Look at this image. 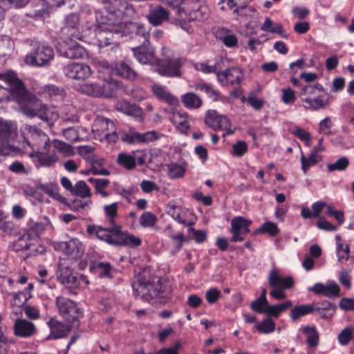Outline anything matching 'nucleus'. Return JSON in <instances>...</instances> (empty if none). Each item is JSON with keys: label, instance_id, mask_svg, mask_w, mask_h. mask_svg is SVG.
I'll list each match as a JSON object with an SVG mask.
<instances>
[{"label": "nucleus", "instance_id": "f257e3e1", "mask_svg": "<svg viewBox=\"0 0 354 354\" xmlns=\"http://www.w3.org/2000/svg\"><path fill=\"white\" fill-rule=\"evenodd\" d=\"M106 12H95L89 19L95 20V26L102 27L115 33L124 25L123 19H130L135 16L133 6L126 0H100Z\"/></svg>", "mask_w": 354, "mask_h": 354}, {"label": "nucleus", "instance_id": "f03ea898", "mask_svg": "<svg viewBox=\"0 0 354 354\" xmlns=\"http://www.w3.org/2000/svg\"><path fill=\"white\" fill-rule=\"evenodd\" d=\"M24 92L21 93V99L16 100L21 104L22 113L29 118H37L40 119L46 127L53 125L54 122L59 115L56 111L50 109L47 104L43 103L34 95L29 93L23 84Z\"/></svg>", "mask_w": 354, "mask_h": 354}, {"label": "nucleus", "instance_id": "7ed1b4c3", "mask_svg": "<svg viewBox=\"0 0 354 354\" xmlns=\"http://www.w3.org/2000/svg\"><path fill=\"white\" fill-rule=\"evenodd\" d=\"M88 234H95L100 241L115 246L138 247L142 241L138 237L122 230L118 225H111L109 227L88 225L86 228Z\"/></svg>", "mask_w": 354, "mask_h": 354}, {"label": "nucleus", "instance_id": "20e7f679", "mask_svg": "<svg viewBox=\"0 0 354 354\" xmlns=\"http://www.w3.org/2000/svg\"><path fill=\"white\" fill-rule=\"evenodd\" d=\"M131 286L136 297L148 302L160 297V294L166 291L161 279L157 276L146 277L139 274L132 281Z\"/></svg>", "mask_w": 354, "mask_h": 354}, {"label": "nucleus", "instance_id": "39448f33", "mask_svg": "<svg viewBox=\"0 0 354 354\" xmlns=\"http://www.w3.org/2000/svg\"><path fill=\"white\" fill-rule=\"evenodd\" d=\"M31 49L26 55V64L35 67H45L50 64L54 58L53 48L45 42L38 41L31 43Z\"/></svg>", "mask_w": 354, "mask_h": 354}, {"label": "nucleus", "instance_id": "423d86ee", "mask_svg": "<svg viewBox=\"0 0 354 354\" xmlns=\"http://www.w3.org/2000/svg\"><path fill=\"white\" fill-rule=\"evenodd\" d=\"M0 80V102L16 100L21 99V93L24 92L23 82L13 72L1 73Z\"/></svg>", "mask_w": 354, "mask_h": 354}, {"label": "nucleus", "instance_id": "0eeeda50", "mask_svg": "<svg viewBox=\"0 0 354 354\" xmlns=\"http://www.w3.org/2000/svg\"><path fill=\"white\" fill-rule=\"evenodd\" d=\"M268 281L269 286L272 288L270 295L277 300L286 299V294L284 290L292 288L294 285V280L291 277H283L275 269L270 270Z\"/></svg>", "mask_w": 354, "mask_h": 354}, {"label": "nucleus", "instance_id": "6e6552de", "mask_svg": "<svg viewBox=\"0 0 354 354\" xmlns=\"http://www.w3.org/2000/svg\"><path fill=\"white\" fill-rule=\"evenodd\" d=\"M87 28L93 30L96 33V39L100 53H105V48L110 46L111 51L115 53L118 50V42L115 39L119 37L110 30H104L102 27L95 26V20L88 19L86 21Z\"/></svg>", "mask_w": 354, "mask_h": 354}, {"label": "nucleus", "instance_id": "1a4fd4ad", "mask_svg": "<svg viewBox=\"0 0 354 354\" xmlns=\"http://www.w3.org/2000/svg\"><path fill=\"white\" fill-rule=\"evenodd\" d=\"M24 130L26 131V141L35 151H46L50 147V139L47 134L35 126L25 124Z\"/></svg>", "mask_w": 354, "mask_h": 354}, {"label": "nucleus", "instance_id": "9d476101", "mask_svg": "<svg viewBox=\"0 0 354 354\" xmlns=\"http://www.w3.org/2000/svg\"><path fill=\"white\" fill-rule=\"evenodd\" d=\"M118 37H129L138 39L140 44L149 43V33L145 25L139 23L128 21L119 28L115 33Z\"/></svg>", "mask_w": 354, "mask_h": 354}, {"label": "nucleus", "instance_id": "9b49d317", "mask_svg": "<svg viewBox=\"0 0 354 354\" xmlns=\"http://www.w3.org/2000/svg\"><path fill=\"white\" fill-rule=\"evenodd\" d=\"M56 306L59 314L68 323L78 322L79 319L83 316V313L77 303L68 298L57 297Z\"/></svg>", "mask_w": 354, "mask_h": 354}, {"label": "nucleus", "instance_id": "f8f14e48", "mask_svg": "<svg viewBox=\"0 0 354 354\" xmlns=\"http://www.w3.org/2000/svg\"><path fill=\"white\" fill-rule=\"evenodd\" d=\"M75 40L69 37L68 39H60L56 45V49L59 56L68 59H79L83 57L86 50L77 44Z\"/></svg>", "mask_w": 354, "mask_h": 354}, {"label": "nucleus", "instance_id": "ddd939ff", "mask_svg": "<svg viewBox=\"0 0 354 354\" xmlns=\"http://www.w3.org/2000/svg\"><path fill=\"white\" fill-rule=\"evenodd\" d=\"M205 123L214 131L224 130L223 137L234 133L230 129L229 119L223 115H218L215 110H207L205 115Z\"/></svg>", "mask_w": 354, "mask_h": 354}, {"label": "nucleus", "instance_id": "4468645a", "mask_svg": "<svg viewBox=\"0 0 354 354\" xmlns=\"http://www.w3.org/2000/svg\"><path fill=\"white\" fill-rule=\"evenodd\" d=\"M93 131L99 132L109 142H115L118 139L114 122L104 117H97L95 119Z\"/></svg>", "mask_w": 354, "mask_h": 354}, {"label": "nucleus", "instance_id": "2eb2a0df", "mask_svg": "<svg viewBox=\"0 0 354 354\" xmlns=\"http://www.w3.org/2000/svg\"><path fill=\"white\" fill-rule=\"evenodd\" d=\"M120 139L127 144L133 145L136 142L148 143L159 138V134L155 131H147L144 133L130 130L129 132H120Z\"/></svg>", "mask_w": 354, "mask_h": 354}, {"label": "nucleus", "instance_id": "dca6fc26", "mask_svg": "<svg viewBox=\"0 0 354 354\" xmlns=\"http://www.w3.org/2000/svg\"><path fill=\"white\" fill-rule=\"evenodd\" d=\"M15 123L0 119V143L3 147H12V142L17 136Z\"/></svg>", "mask_w": 354, "mask_h": 354}, {"label": "nucleus", "instance_id": "f3484780", "mask_svg": "<svg viewBox=\"0 0 354 354\" xmlns=\"http://www.w3.org/2000/svg\"><path fill=\"white\" fill-rule=\"evenodd\" d=\"M189 10L183 13V17L179 18L184 21H203L208 19L209 11L207 6L199 5L197 3L190 1Z\"/></svg>", "mask_w": 354, "mask_h": 354}, {"label": "nucleus", "instance_id": "a211bd4d", "mask_svg": "<svg viewBox=\"0 0 354 354\" xmlns=\"http://www.w3.org/2000/svg\"><path fill=\"white\" fill-rule=\"evenodd\" d=\"M180 58L164 60L158 64L157 71L162 76L178 77L181 75Z\"/></svg>", "mask_w": 354, "mask_h": 354}, {"label": "nucleus", "instance_id": "6ab92c4d", "mask_svg": "<svg viewBox=\"0 0 354 354\" xmlns=\"http://www.w3.org/2000/svg\"><path fill=\"white\" fill-rule=\"evenodd\" d=\"M57 277L62 284L69 288L79 286L77 275L73 273V270L64 263H59L57 270Z\"/></svg>", "mask_w": 354, "mask_h": 354}, {"label": "nucleus", "instance_id": "aec40b11", "mask_svg": "<svg viewBox=\"0 0 354 354\" xmlns=\"http://www.w3.org/2000/svg\"><path fill=\"white\" fill-rule=\"evenodd\" d=\"M64 73L71 79L85 80L91 75V70L87 64L72 63L64 68Z\"/></svg>", "mask_w": 354, "mask_h": 354}, {"label": "nucleus", "instance_id": "412c9836", "mask_svg": "<svg viewBox=\"0 0 354 354\" xmlns=\"http://www.w3.org/2000/svg\"><path fill=\"white\" fill-rule=\"evenodd\" d=\"M132 50L137 61L142 64H151L156 61L154 57V49L149 43L140 44L133 48Z\"/></svg>", "mask_w": 354, "mask_h": 354}, {"label": "nucleus", "instance_id": "4be33fe9", "mask_svg": "<svg viewBox=\"0 0 354 354\" xmlns=\"http://www.w3.org/2000/svg\"><path fill=\"white\" fill-rule=\"evenodd\" d=\"M37 93L43 98L51 101L59 102L64 100L66 92L62 87L47 84L38 88Z\"/></svg>", "mask_w": 354, "mask_h": 354}, {"label": "nucleus", "instance_id": "5701e85b", "mask_svg": "<svg viewBox=\"0 0 354 354\" xmlns=\"http://www.w3.org/2000/svg\"><path fill=\"white\" fill-rule=\"evenodd\" d=\"M111 72L128 81H134L138 77V73L132 68L128 60L119 61L115 62L111 67Z\"/></svg>", "mask_w": 354, "mask_h": 354}, {"label": "nucleus", "instance_id": "b1692460", "mask_svg": "<svg viewBox=\"0 0 354 354\" xmlns=\"http://www.w3.org/2000/svg\"><path fill=\"white\" fill-rule=\"evenodd\" d=\"M65 26L62 30L73 39L82 41L83 36L79 31L80 16L77 13H71L65 18Z\"/></svg>", "mask_w": 354, "mask_h": 354}, {"label": "nucleus", "instance_id": "393cba45", "mask_svg": "<svg viewBox=\"0 0 354 354\" xmlns=\"http://www.w3.org/2000/svg\"><path fill=\"white\" fill-rule=\"evenodd\" d=\"M147 19L153 26H158L169 20V12L162 6H151L147 15Z\"/></svg>", "mask_w": 354, "mask_h": 354}, {"label": "nucleus", "instance_id": "a878e982", "mask_svg": "<svg viewBox=\"0 0 354 354\" xmlns=\"http://www.w3.org/2000/svg\"><path fill=\"white\" fill-rule=\"evenodd\" d=\"M308 290L314 292L317 295H322L328 298H335L340 296V288L334 281L326 285L322 283H316Z\"/></svg>", "mask_w": 354, "mask_h": 354}, {"label": "nucleus", "instance_id": "bb28decb", "mask_svg": "<svg viewBox=\"0 0 354 354\" xmlns=\"http://www.w3.org/2000/svg\"><path fill=\"white\" fill-rule=\"evenodd\" d=\"M47 324L50 330V334L46 337L47 340L66 337L71 330L68 326L53 318H51Z\"/></svg>", "mask_w": 354, "mask_h": 354}, {"label": "nucleus", "instance_id": "cd10ccee", "mask_svg": "<svg viewBox=\"0 0 354 354\" xmlns=\"http://www.w3.org/2000/svg\"><path fill=\"white\" fill-rule=\"evenodd\" d=\"M242 73L236 68H228L217 74L218 80L223 84L239 85L242 80Z\"/></svg>", "mask_w": 354, "mask_h": 354}, {"label": "nucleus", "instance_id": "c85d7f7f", "mask_svg": "<svg viewBox=\"0 0 354 354\" xmlns=\"http://www.w3.org/2000/svg\"><path fill=\"white\" fill-rule=\"evenodd\" d=\"M330 97L328 93H319L316 96L302 97L301 101L307 104L305 106L306 109L316 111L325 107L329 103Z\"/></svg>", "mask_w": 354, "mask_h": 354}, {"label": "nucleus", "instance_id": "c756f323", "mask_svg": "<svg viewBox=\"0 0 354 354\" xmlns=\"http://www.w3.org/2000/svg\"><path fill=\"white\" fill-rule=\"evenodd\" d=\"M151 90L153 94L161 101L171 106H176L178 104V100L173 95L167 88L166 86L158 84H154L151 86Z\"/></svg>", "mask_w": 354, "mask_h": 354}, {"label": "nucleus", "instance_id": "7c9ffc66", "mask_svg": "<svg viewBox=\"0 0 354 354\" xmlns=\"http://www.w3.org/2000/svg\"><path fill=\"white\" fill-rule=\"evenodd\" d=\"M31 8L26 12L28 17L35 20L42 19L50 12L45 0H36L30 2Z\"/></svg>", "mask_w": 354, "mask_h": 354}, {"label": "nucleus", "instance_id": "2f4dec72", "mask_svg": "<svg viewBox=\"0 0 354 354\" xmlns=\"http://www.w3.org/2000/svg\"><path fill=\"white\" fill-rule=\"evenodd\" d=\"M55 248L77 258L80 256L82 244L78 239H71L68 241H61L56 243Z\"/></svg>", "mask_w": 354, "mask_h": 354}, {"label": "nucleus", "instance_id": "473e14b6", "mask_svg": "<svg viewBox=\"0 0 354 354\" xmlns=\"http://www.w3.org/2000/svg\"><path fill=\"white\" fill-rule=\"evenodd\" d=\"M311 304L314 307V312H317L324 319H330L337 309L335 304L327 300H322Z\"/></svg>", "mask_w": 354, "mask_h": 354}, {"label": "nucleus", "instance_id": "72a5a7b5", "mask_svg": "<svg viewBox=\"0 0 354 354\" xmlns=\"http://www.w3.org/2000/svg\"><path fill=\"white\" fill-rule=\"evenodd\" d=\"M89 270L100 278L112 279L115 272V268L110 263L103 261L91 263Z\"/></svg>", "mask_w": 354, "mask_h": 354}, {"label": "nucleus", "instance_id": "f704fd0d", "mask_svg": "<svg viewBox=\"0 0 354 354\" xmlns=\"http://www.w3.org/2000/svg\"><path fill=\"white\" fill-rule=\"evenodd\" d=\"M44 151H33L30 154V156L32 158L35 167L37 168L40 167H51L57 161V158L56 157L46 154L44 153Z\"/></svg>", "mask_w": 354, "mask_h": 354}, {"label": "nucleus", "instance_id": "c9c22d12", "mask_svg": "<svg viewBox=\"0 0 354 354\" xmlns=\"http://www.w3.org/2000/svg\"><path fill=\"white\" fill-rule=\"evenodd\" d=\"M15 334L21 337H30L35 331V325L24 319H18L14 326Z\"/></svg>", "mask_w": 354, "mask_h": 354}, {"label": "nucleus", "instance_id": "e433bc0d", "mask_svg": "<svg viewBox=\"0 0 354 354\" xmlns=\"http://www.w3.org/2000/svg\"><path fill=\"white\" fill-rule=\"evenodd\" d=\"M189 115L186 112L174 111L170 120L182 133H185L189 129L187 118Z\"/></svg>", "mask_w": 354, "mask_h": 354}, {"label": "nucleus", "instance_id": "4c0bfd02", "mask_svg": "<svg viewBox=\"0 0 354 354\" xmlns=\"http://www.w3.org/2000/svg\"><path fill=\"white\" fill-rule=\"evenodd\" d=\"M36 188L44 191L48 195L53 197L60 202H64V201H65V198L59 194L58 185L55 183H49L46 184H42L40 183H37Z\"/></svg>", "mask_w": 354, "mask_h": 354}, {"label": "nucleus", "instance_id": "58836bf2", "mask_svg": "<svg viewBox=\"0 0 354 354\" xmlns=\"http://www.w3.org/2000/svg\"><path fill=\"white\" fill-rule=\"evenodd\" d=\"M185 107L189 109H198L202 106V100L194 93L189 92L181 96Z\"/></svg>", "mask_w": 354, "mask_h": 354}, {"label": "nucleus", "instance_id": "ea45409f", "mask_svg": "<svg viewBox=\"0 0 354 354\" xmlns=\"http://www.w3.org/2000/svg\"><path fill=\"white\" fill-rule=\"evenodd\" d=\"M122 83L118 80H111L105 81L102 84V96L106 97H115L118 94V91L122 88Z\"/></svg>", "mask_w": 354, "mask_h": 354}, {"label": "nucleus", "instance_id": "a19ab883", "mask_svg": "<svg viewBox=\"0 0 354 354\" xmlns=\"http://www.w3.org/2000/svg\"><path fill=\"white\" fill-rule=\"evenodd\" d=\"M292 306V303L290 300H287L283 303L275 305L268 304L265 308L264 313L274 317H278L281 313L284 312Z\"/></svg>", "mask_w": 354, "mask_h": 354}, {"label": "nucleus", "instance_id": "79ce46f5", "mask_svg": "<svg viewBox=\"0 0 354 354\" xmlns=\"http://www.w3.org/2000/svg\"><path fill=\"white\" fill-rule=\"evenodd\" d=\"M84 198H76L72 200L68 204L70 209L74 212L84 213L91 209L93 202L91 198L84 200Z\"/></svg>", "mask_w": 354, "mask_h": 354}, {"label": "nucleus", "instance_id": "37998d69", "mask_svg": "<svg viewBox=\"0 0 354 354\" xmlns=\"http://www.w3.org/2000/svg\"><path fill=\"white\" fill-rule=\"evenodd\" d=\"M312 304L299 305L293 307L290 312V317L292 321H297L301 317L314 312Z\"/></svg>", "mask_w": 354, "mask_h": 354}, {"label": "nucleus", "instance_id": "c03bdc74", "mask_svg": "<svg viewBox=\"0 0 354 354\" xmlns=\"http://www.w3.org/2000/svg\"><path fill=\"white\" fill-rule=\"evenodd\" d=\"M170 7L176 9L178 17H183V13L189 10L190 0H163Z\"/></svg>", "mask_w": 354, "mask_h": 354}, {"label": "nucleus", "instance_id": "a18cd8bd", "mask_svg": "<svg viewBox=\"0 0 354 354\" xmlns=\"http://www.w3.org/2000/svg\"><path fill=\"white\" fill-rule=\"evenodd\" d=\"M71 194L82 198H90L92 196L91 189L84 180L77 181Z\"/></svg>", "mask_w": 354, "mask_h": 354}, {"label": "nucleus", "instance_id": "49530a36", "mask_svg": "<svg viewBox=\"0 0 354 354\" xmlns=\"http://www.w3.org/2000/svg\"><path fill=\"white\" fill-rule=\"evenodd\" d=\"M118 110L135 118H140L142 114V109L139 106L135 104H131L127 102L120 103Z\"/></svg>", "mask_w": 354, "mask_h": 354}, {"label": "nucleus", "instance_id": "de8ad7c7", "mask_svg": "<svg viewBox=\"0 0 354 354\" xmlns=\"http://www.w3.org/2000/svg\"><path fill=\"white\" fill-rule=\"evenodd\" d=\"M324 88L320 84L314 85L307 84L301 86L300 97H310V96H316L319 93L324 92Z\"/></svg>", "mask_w": 354, "mask_h": 354}, {"label": "nucleus", "instance_id": "09e8293b", "mask_svg": "<svg viewBox=\"0 0 354 354\" xmlns=\"http://www.w3.org/2000/svg\"><path fill=\"white\" fill-rule=\"evenodd\" d=\"M44 221L41 222H37L32 224V225H30L28 227V232L35 236H39L41 234H42L47 226H50L51 228H53V225L50 221V219L47 216H44L43 218Z\"/></svg>", "mask_w": 354, "mask_h": 354}, {"label": "nucleus", "instance_id": "8fccbe9b", "mask_svg": "<svg viewBox=\"0 0 354 354\" xmlns=\"http://www.w3.org/2000/svg\"><path fill=\"white\" fill-rule=\"evenodd\" d=\"M251 221L245 219L242 216H236L231 221V231L241 232L243 230L245 232H249V225L251 224Z\"/></svg>", "mask_w": 354, "mask_h": 354}, {"label": "nucleus", "instance_id": "3c124183", "mask_svg": "<svg viewBox=\"0 0 354 354\" xmlns=\"http://www.w3.org/2000/svg\"><path fill=\"white\" fill-rule=\"evenodd\" d=\"M303 333L307 336L306 342L310 347H316L319 344V335L315 326H304Z\"/></svg>", "mask_w": 354, "mask_h": 354}, {"label": "nucleus", "instance_id": "603ef678", "mask_svg": "<svg viewBox=\"0 0 354 354\" xmlns=\"http://www.w3.org/2000/svg\"><path fill=\"white\" fill-rule=\"evenodd\" d=\"M118 163L128 170L133 169L136 166L135 158L125 153H120L118 156Z\"/></svg>", "mask_w": 354, "mask_h": 354}, {"label": "nucleus", "instance_id": "864d4df0", "mask_svg": "<svg viewBox=\"0 0 354 354\" xmlns=\"http://www.w3.org/2000/svg\"><path fill=\"white\" fill-rule=\"evenodd\" d=\"M259 333L261 334H269L274 331L275 323L270 318H266L262 322L254 326Z\"/></svg>", "mask_w": 354, "mask_h": 354}, {"label": "nucleus", "instance_id": "5fc2aeb1", "mask_svg": "<svg viewBox=\"0 0 354 354\" xmlns=\"http://www.w3.org/2000/svg\"><path fill=\"white\" fill-rule=\"evenodd\" d=\"M82 90L87 95L94 97L102 96L103 94L102 84L98 83H87L83 86Z\"/></svg>", "mask_w": 354, "mask_h": 354}, {"label": "nucleus", "instance_id": "6e6d98bb", "mask_svg": "<svg viewBox=\"0 0 354 354\" xmlns=\"http://www.w3.org/2000/svg\"><path fill=\"white\" fill-rule=\"evenodd\" d=\"M257 232L268 234L271 236H275L279 233L277 225L272 221H266L257 230Z\"/></svg>", "mask_w": 354, "mask_h": 354}, {"label": "nucleus", "instance_id": "4d7b16f0", "mask_svg": "<svg viewBox=\"0 0 354 354\" xmlns=\"http://www.w3.org/2000/svg\"><path fill=\"white\" fill-rule=\"evenodd\" d=\"M194 88L196 90H199L205 93L207 95L214 101H216L218 99L219 95L218 92L213 88L211 84L205 83H196L194 85Z\"/></svg>", "mask_w": 354, "mask_h": 354}, {"label": "nucleus", "instance_id": "13d9d810", "mask_svg": "<svg viewBox=\"0 0 354 354\" xmlns=\"http://www.w3.org/2000/svg\"><path fill=\"white\" fill-rule=\"evenodd\" d=\"M301 169L304 174L307 173L308 169L315 165L318 162L317 155L313 151L310 152L308 157H306L303 153L301 156Z\"/></svg>", "mask_w": 354, "mask_h": 354}, {"label": "nucleus", "instance_id": "bf43d9fd", "mask_svg": "<svg viewBox=\"0 0 354 354\" xmlns=\"http://www.w3.org/2000/svg\"><path fill=\"white\" fill-rule=\"evenodd\" d=\"M354 334V327L348 326L344 328L338 335L337 339L340 345L346 346L352 339Z\"/></svg>", "mask_w": 354, "mask_h": 354}, {"label": "nucleus", "instance_id": "052dcab7", "mask_svg": "<svg viewBox=\"0 0 354 354\" xmlns=\"http://www.w3.org/2000/svg\"><path fill=\"white\" fill-rule=\"evenodd\" d=\"M156 222V216L151 212H144L140 218V224L144 227H153Z\"/></svg>", "mask_w": 354, "mask_h": 354}, {"label": "nucleus", "instance_id": "680f3d73", "mask_svg": "<svg viewBox=\"0 0 354 354\" xmlns=\"http://www.w3.org/2000/svg\"><path fill=\"white\" fill-rule=\"evenodd\" d=\"M31 297V294L27 290L20 291L14 295L13 301L11 302V305L21 307Z\"/></svg>", "mask_w": 354, "mask_h": 354}, {"label": "nucleus", "instance_id": "e2e57ef3", "mask_svg": "<svg viewBox=\"0 0 354 354\" xmlns=\"http://www.w3.org/2000/svg\"><path fill=\"white\" fill-rule=\"evenodd\" d=\"M195 68L197 71H200L205 74L215 73L217 75L220 73L221 70V67L217 62H216L215 64L212 66L201 62L196 64Z\"/></svg>", "mask_w": 354, "mask_h": 354}, {"label": "nucleus", "instance_id": "0e129e2a", "mask_svg": "<svg viewBox=\"0 0 354 354\" xmlns=\"http://www.w3.org/2000/svg\"><path fill=\"white\" fill-rule=\"evenodd\" d=\"M233 11V13L239 17H252L255 12V9L252 6H248L247 3L239 4Z\"/></svg>", "mask_w": 354, "mask_h": 354}, {"label": "nucleus", "instance_id": "69168bd1", "mask_svg": "<svg viewBox=\"0 0 354 354\" xmlns=\"http://www.w3.org/2000/svg\"><path fill=\"white\" fill-rule=\"evenodd\" d=\"M348 159L346 157H341L334 163L328 164L327 165V168L329 171H334L336 170L343 171L348 166Z\"/></svg>", "mask_w": 354, "mask_h": 354}, {"label": "nucleus", "instance_id": "338daca9", "mask_svg": "<svg viewBox=\"0 0 354 354\" xmlns=\"http://www.w3.org/2000/svg\"><path fill=\"white\" fill-rule=\"evenodd\" d=\"M185 169L178 164H170L168 165V174L171 178H178L183 176Z\"/></svg>", "mask_w": 354, "mask_h": 354}, {"label": "nucleus", "instance_id": "774afa93", "mask_svg": "<svg viewBox=\"0 0 354 354\" xmlns=\"http://www.w3.org/2000/svg\"><path fill=\"white\" fill-rule=\"evenodd\" d=\"M281 100L286 104H292L296 100L295 92L290 88L282 89Z\"/></svg>", "mask_w": 354, "mask_h": 354}]
</instances>
